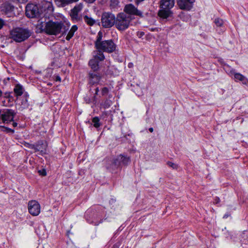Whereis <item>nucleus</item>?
I'll return each instance as SVG.
<instances>
[{
    "label": "nucleus",
    "instance_id": "1",
    "mask_svg": "<svg viewBox=\"0 0 248 248\" xmlns=\"http://www.w3.org/2000/svg\"><path fill=\"white\" fill-rule=\"evenodd\" d=\"M36 28L40 32L44 31L47 34L55 35L61 32L63 34L68 30V28L64 27L62 22H54L51 20L46 22V18L44 20L43 18L39 19Z\"/></svg>",
    "mask_w": 248,
    "mask_h": 248
},
{
    "label": "nucleus",
    "instance_id": "2",
    "mask_svg": "<svg viewBox=\"0 0 248 248\" xmlns=\"http://www.w3.org/2000/svg\"><path fill=\"white\" fill-rule=\"evenodd\" d=\"M130 162L129 157L120 155L112 160H107L106 168L107 170L113 173H117L120 171L123 166H127Z\"/></svg>",
    "mask_w": 248,
    "mask_h": 248
},
{
    "label": "nucleus",
    "instance_id": "3",
    "mask_svg": "<svg viewBox=\"0 0 248 248\" xmlns=\"http://www.w3.org/2000/svg\"><path fill=\"white\" fill-rule=\"evenodd\" d=\"M133 20L132 17L125 13L121 12L116 16L115 27L120 31H124L127 29Z\"/></svg>",
    "mask_w": 248,
    "mask_h": 248
},
{
    "label": "nucleus",
    "instance_id": "4",
    "mask_svg": "<svg viewBox=\"0 0 248 248\" xmlns=\"http://www.w3.org/2000/svg\"><path fill=\"white\" fill-rule=\"evenodd\" d=\"M31 31L22 28H16L10 31V38L16 42H21L27 39L31 35Z\"/></svg>",
    "mask_w": 248,
    "mask_h": 248
},
{
    "label": "nucleus",
    "instance_id": "5",
    "mask_svg": "<svg viewBox=\"0 0 248 248\" xmlns=\"http://www.w3.org/2000/svg\"><path fill=\"white\" fill-rule=\"evenodd\" d=\"M45 11L42 8H39L37 5L32 3L28 4L26 7V15L30 18H43L45 17Z\"/></svg>",
    "mask_w": 248,
    "mask_h": 248
},
{
    "label": "nucleus",
    "instance_id": "6",
    "mask_svg": "<svg viewBox=\"0 0 248 248\" xmlns=\"http://www.w3.org/2000/svg\"><path fill=\"white\" fill-rule=\"evenodd\" d=\"M116 16L114 14L109 12H105L102 14L101 23L104 28H110L115 26Z\"/></svg>",
    "mask_w": 248,
    "mask_h": 248
},
{
    "label": "nucleus",
    "instance_id": "7",
    "mask_svg": "<svg viewBox=\"0 0 248 248\" xmlns=\"http://www.w3.org/2000/svg\"><path fill=\"white\" fill-rule=\"evenodd\" d=\"M16 114L15 110L12 109H0V121L4 124L13 122Z\"/></svg>",
    "mask_w": 248,
    "mask_h": 248
},
{
    "label": "nucleus",
    "instance_id": "8",
    "mask_svg": "<svg viewBox=\"0 0 248 248\" xmlns=\"http://www.w3.org/2000/svg\"><path fill=\"white\" fill-rule=\"evenodd\" d=\"M105 56L102 52L100 51H96L94 52L93 58L91 59L89 62V64L92 69L94 71L97 70L99 68V62L104 60Z\"/></svg>",
    "mask_w": 248,
    "mask_h": 248
},
{
    "label": "nucleus",
    "instance_id": "9",
    "mask_svg": "<svg viewBox=\"0 0 248 248\" xmlns=\"http://www.w3.org/2000/svg\"><path fill=\"white\" fill-rule=\"evenodd\" d=\"M116 47L117 46L113 40L110 39L103 41V42L96 49L97 51L112 53L116 50Z\"/></svg>",
    "mask_w": 248,
    "mask_h": 248
},
{
    "label": "nucleus",
    "instance_id": "10",
    "mask_svg": "<svg viewBox=\"0 0 248 248\" xmlns=\"http://www.w3.org/2000/svg\"><path fill=\"white\" fill-rule=\"evenodd\" d=\"M128 16H136L140 17H143V12L138 9L133 4L131 3L126 4L124 8V12Z\"/></svg>",
    "mask_w": 248,
    "mask_h": 248
},
{
    "label": "nucleus",
    "instance_id": "11",
    "mask_svg": "<svg viewBox=\"0 0 248 248\" xmlns=\"http://www.w3.org/2000/svg\"><path fill=\"white\" fill-rule=\"evenodd\" d=\"M29 213L34 216H36L40 213V205L36 201H31L28 203Z\"/></svg>",
    "mask_w": 248,
    "mask_h": 248
},
{
    "label": "nucleus",
    "instance_id": "12",
    "mask_svg": "<svg viewBox=\"0 0 248 248\" xmlns=\"http://www.w3.org/2000/svg\"><path fill=\"white\" fill-rule=\"evenodd\" d=\"M47 144L46 141L39 140L34 144V150L35 152H39L40 154L44 155L46 154Z\"/></svg>",
    "mask_w": 248,
    "mask_h": 248
},
{
    "label": "nucleus",
    "instance_id": "13",
    "mask_svg": "<svg viewBox=\"0 0 248 248\" xmlns=\"http://www.w3.org/2000/svg\"><path fill=\"white\" fill-rule=\"evenodd\" d=\"M195 0H177V4L181 9L189 11L193 6Z\"/></svg>",
    "mask_w": 248,
    "mask_h": 248
},
{
    "label": "nucleus",
    "instance_id": "14",
    "mask_svg": "<svg viewBox=\"0 0 248 248\" xmlns=\"http://www.w3.org/2000/svg\"><path fill=\"white\" fill-rule=\"evenodd\" d=\"M25 91L24 87L20 84H16L14 88V92L17 98L24 93Z\"/></svg>",
    "mask_w": 248,
    "mask_h": 248
},
{
    "label": "nucleus",
    "instance_id": "15",
    "mask_svg": "<svg viewBox=\"0 0 248 248\" xmlns=\"http://www.w3.org/2000/svg\"><path fill=\"white\" fill-rule=\"evenodd\" d=\"M174 5V0H161L160 7L161 9H170Z\"/></svg>",
    "mask_w": 248,
    "mask_h": 248
},
{
    "label": "nucleus",
    "instance_id": "16",
    "mask_svg": "<svg viewBox=\"0 0 248 248\" xmlns=\"http://www.w3.org/2000/svg\"><path fill=\"white\" fill-rule=\"evenodd\" d=\"M100 78V75L95 72V71L89 73V83L90 84H94L99 82Z\"/></svg>",
    "mask_w": 248,
    "mask_h": 248
},
{
    "label": "nucleus",
    "instance_id": "17",
    "mask_svg": "<svg viewBox=\"0 0 248 248\" xmlns=\"http://www.w3.org/2000/svg\"><path fill=\"white\" fill-rule=\"evenodd\" d=\"M55 4L58 7H63L73 2H76L79 0H54Z\"/></svg>",
    "mask_w": 248,
    "mask_h": 248
},
{
    "label": "nucleus",
    "instance_id": "18",
    "mask_svg": "<svg viewBox=\"0 0 248 248\" xmlns=\"http://www.w3.org/2000/svg\"><path fill=\"white\" fill-rule=\"evenodd\" d=\"M231 73L234 75V78L236 81H240L243 84H247L248 83V79L242 74L238 73H235L234 71H231Z\"/></svg>",
    "mask_w": 248,
    "mask_h": 248
},
{
    "label": "nucleus",
    "instance_id": "19",
    "mask_svg": "<svg viewBox=\"0 0 248 248\" xmlns=\"http://www.w3.org/2000/svg\"><path fill=\"white\" fill-rule=\"evenodd\" d=\"M170 9H162L158 12V15L161 18L166 19L170 16L171 14Z\"/></svg>",
    "mask_w": 248,
    "mask_h": 248
},
{
    "label": "nucleus",
    "instance_id": "20",
    "mask_svg": "<svg viewBox=\"0 0 248 248\" xmlns=\"http://www.w3.org/2000/svg\"><path fill=\"white\" fill-rule=\"evenodd\" d=\"M102 37H103V33L101 31H99L98 32V34L97 35L96 39L95 42V46L96 48H98V47L99 46L100 44L103 42V41H102Z\"/></svg>",
    "mask_w": 248,
    "mask_h": 248
},
{
    "label": "nucleus",
    "instance_id": "21",
    "mask_svg": "<svg viewBox=\"0 0 248 248\" xmlns=\"http://www.w3.org/2000/svg\"><path fill=\"white\" fill-rule=\"evenodd\" d=\"M78 30V27L76 25H73L69 31L66 37V39L69 40L74 35L75 31Z\"/></svg>",
    "mask_w": 248,
    "mask_h": 248
},
{
    "label": "nucleus",
    "instance_id": "22",
    "mask_svg": "<svg viewBox=\"0 0 248 248\" xmlns=\"http://www.w3.org/2000/svg\"><path fill=\"white\" fill-rule=\"evenodd\" d=\"M83 18L84 21L89 26H93L95 22L93 19L88 16H85Z\"/></svg>",
    "mask_w": 248,
    "mask_h": 248
},
{
    "label": "nucleus",
    "instance_id": "23",
    "mask_svg": "<svg viewBox=\"0 0 248 248\" xmlns=\"http://www.w3.org/2000/svg\"><path fill=\"white\" fill-rule=\"evenodd\" d=\"M214 23L217 27L222 28V31L224 30V28L223 27L224 22L222 19L219 18H217L215 19Z\"/></svg>",
    "mask_w": 248,
    "mask_h": 248
},
{
    "label": "nucleus",
    "instance_id": "24",
    "mask_svg": "<svg viewBox=\"0 0 248 248\" xmlns=\"http://www.w3.org/2000/svg\"><path fill=\"white\" fill-rule=\"evenodd\" d=\"M99 121L100 120L98 117H95L93 118L92 122L93 123V126L95 128H98L100 126L101 124Z\"/></svg>",
    "mask_w": 248,
    "mask_h": 248
},
{
    "label": "nucleus",
    "instance_id": "25",
    "mask_svg": "<svg viewBox=\"0 0 248 248\" xmlns=\"http://www.w3.org/2000/svg\"><path fill=\"white\" fill-rule=\"evenodd\" d=\"M112 104V102L110 100L107 99L101 104V106L106 109L109 108Z\"/></svg>",
    "mask_w": 248,
    "mask_h": 248
},
{
    "label": "nucleus",
    "instance_id": "26",
    "mask_svg": "<svg viewBox=\"0 0 248 248\" xmlns=\"http://www.w3.org/2000/svg\"><path fill=\"white\" fill-rule=\"evenodd\" d=\"M82 6L81 4L77 5L71 10L74 13H76L78 14V13L81 10Z\"/></svg>",
    "mask_w": 248,
    "mask_h": 248
},
{
    "label": "nucleus",
    "instance_id": "27",
    "mask_svg": "<svg viewBox=\"0 0 248 248\" xmlns=\"http://www.w3.org/2000/svg\"><path fill=\"white\" fill-rule=\"evenodd\" d=\"M0 127L2 128V131L5 132H6L7 133H14L15 131L14 130L11 129L10 128H8L7 127H5L4 126H0Z\"/></svg>",
    "mask_w": 248,
    "mask_h": 248
},
{
    "label": "nucleus",
    "instance_id": "28",
    "mask_svg": "<svg viewBox=\"0 0 248 248\" xmlns=\"http://www.w3.org/2000/svg\"><path fill=\"white\" fill-rule=\"evenodd\" d=\"M167 164L170 168H172L173 169H177L178 168V165L176 164H175L170 161H168Z\"/></svg>",
    "mask_w": 248,
    "mask_h": 248
},
{
    "label": "nucleus",
    "instance_id": "29",
    "mask_svg": "<svg viewBox=\"0 0 248 248\" xmlns=\"http://www.w3.org/2000/svg\"><path fill=\"white\" fill-rule=\"evenodd\" d=\"M109 91V89L107 87H104L101 90V94L102 96H105L108 94Z\"/></svg>",
    "mask_w": 248,
    "mask_h": 248
},
{
    "label": "nucleus",
    "instance_id": "30",
    "mask_svg": "<svg viewBox=\"0 0 248 248\" xmlns=\"http://www.w3.org/2000/svg\"><path fill=\"white\" fill-rule=\"evenodd\" d=\"M24 146L27 148L34 150V144H31L29 143L25 142L24 144Z\"/></svg>",
    "mask_w": 248,
    "mask_h": 248
},
{
    "label": "nucleus",
    "instance_id": "31",
    "mask_svg": "<svg viewBox=\"0 0 248 248\" xmlns=\"http://www.w3.org/2000/svg\"><path fill=\"white\" fill-rule=\"evenodd\" d=\"M78 14H77L76 13H74L72 11L71 12V16L73 19H78Z\"/></svg>",
    "mask_w": 248,
    "mask_h": 248
},
{
    "label": "nucleus",
    "instance_id": "32",
    "mask_svg": "<svg viewBox=\"0 0 248 248\" xmlns=\"http://www.w3.org/2000/svg\"><path fill=\"white\" fill-rule=\"evenodd\" d=\"M11 93L10 92H6L4 93H3L4 98L6 99H8L9 98H12V97L13 96L11 95Z\"/></svg>",
    "mask_w": 248,
    "mask_h": 248
},
{
    "label": "nucleus",
    "instance_id": "33",
    "mask_svg": "<svg viewBox=\"0 0 248 248\" xmlns=\"http://www.w3.org/2000/svg\"><path fill=\"white\" fill-rule=\"evenodd\" d=\"M39 174L42 176H46V170L43 169L38 171Z\"/></svg>",
    "mask_w": 248,
    "mask_h": 248
},
{
    "label": "nucleus",
    "instance_id": "34",
    "mask_svg": "<svg viewBox=\"0 0 248 248\" xmlns=\"http://www.w3.org/2000/svg\"><path fill=\"white\" fill-rule=\"evenodd\" d=\"M2 104L3 106L5 107H10L12 106V104H9V103L6 102L5 100H3L2 101Z\"/></svg>",
    "mask_w": 248,
    "mask_h": 248
},
{
    "label": "nucleus",
    "instance_id": "35",
    "mask_svg": "<svg viewBox=\"0 0 248 248\" xmlns=\"http://www.w3.org/2000/svg\"><path fill=\"white\" fill-rule=\"evenodd\" d=\"M54 79L56 81H59V82H61V78L58 75L54 76Z\"/></svg>",
    "mask_w": 248,
    "mask_h": 248
},
{
    "label": "nucleus",
    "instance_id": "36",
    "mask_svg": "<svg viewBox=\"0 0 248 248\" xmlns=\"http://www.w3.org/2000/svg\"><path fill=\"white\" fill-rule=\"evenodd\" d=\"M144 35V32L143 31H139L137 32V36L139 38L142 37Z\"/></svg>",
    "mask_w": 248,
    "mask_h": 248
},
{
    "label": "nucleus",
    "instance_id": "37",
    "mask_svg": "<svg viewBox=\"0 0 248 248\" xmlns=\"http://www.w3.org/2000/svg\"><path fill=\"white\" fill-rule=\"evenodd\" d=\"M5 22L3 19L0 18V29H1L4 26Z\"/></svg>",
    "mask_w": 248,
    "mask_h": 248
},
{
    "label": "nucleus",
    "instance_id": "38",
    "mask_svg": "<svg viewBox=\"0 0 248 248\" xmlns=\"http://www.w3.org/2000/svg\"><path fill=\"white\" fill-rule=\"evenodd\" d=\"M8 103H9V104H11L13 105L12 104V102H13V101L14 100V98L13 97H12V98H8Z\"/></svg>",
    "mask_w": 248,
    "mask_h": 248
},
{
    "label": "nucleus",
    "instance_id": "39",
    "mask_svg": "<svg viewBox=\"0 0 248 248\" xmlns=\"http://www.w3.org/2000/svg\"><path fill=\"white\" fill-rule=\"evenodd\" d=\"M83 0L86 1L87 3H93L94 1H95V0Z\"/></svg>",
    "mask_w": 248,
    "mask_h": 248
},
{
    "label": "nucleus",
    "instance_id": "40",
    "mask_svg": "<svg viewBox=\"0 0 248 248\" xmlns=\"http://www.w3.org/2000/svg\"><path fill=\"white\" fill-rule=\"evenodd\" d=\"M133 64L131 62L129 63L128 64V67L129 68H131L133 67Z\"/></svg>",
    "mask_w": 248,
    "mask_h": 248
},
{
    "label": "nucleus",
    "instance_id": "41",
    "mask_svg": "<svg viewBox=\"0 0 248 248\" xmlns=\"http://www.w3.org/2000/svg\"><path fill=\"white\" fill-rule=\"evenodd\" d=\"M12 125L14 127H16L17 125V124L16 122H13Z\"/></svg>",
    "mask_w": 248,
    "mask_h": 248
},
{
    "label": "nucleus",
    "instance_id": "42",
    "mask_svg": "<svg viewBox=\"0 0 248 248\" xmlns=\"http://www.w3.org/2000/svg\"><path fill=\"white\" fill-rule=\"evenodd\" d=\"M99 91V88H96V89H95V94H97L98 92Z\"/></svg>",
    "mask_w": 248,
    "mask_h": 248
},
{
    "label": "nucleus",
    "instance_id": "43",
    "mask_svg": "<svg viewBox=\"0 0 248 248\" xmlns=\"http://www.w3.org/2000/svg\"><path fill=\"white\" fill-rule=\"evenodd\" d=\"M3 96V92L0 90V98Z\"/></svg>",
    "mask_w": 248,
    "mask_h": 248
},
{
    "label": "nucleus",
    "instance_id": "44",
    "mask_svg": "<svg viewBox=\"0 0 248 248\" xmlns=\"http://www.w3.org/2000/svg\"><path fill=\"white\" fill-rule=\"evenodd\" d=\"M229 217V215L225 214L223 216L224 218H227Z\"/></svg>",
    "mask_w": 248,
    "mask_h": 248
},
{
    "label": "nucleus",
    "instance_id": "45",
    "mask_svg": "<svg viewBox=\"0 0 248 248\" xmlns=\"http://www.w3.org/2000/svg\"><path fill=\"white\" fill-rule=\"evenodd\" d=\"M24 93H25V97L26 98L28 97H29V94H28V93L25 92Z\"/></svg>",
    "mask_w": 248,
    "mask_h": 248
},
{
    "label": "nucleus",
    "instance_id": "46",
    "mask_svg": "<svg viewBox=\"0 0 248 248\" xmlns=\"http://www.w3.org/2000/svg\"><path fill=\"white\" fill-rule=\"evenodd\" d=\"M149 130L150 132H153L154 131V129L152 127H150V128H149Z\"/></svg>",
    "mask_w": 248,
    "mask_h": 248
},
{
    "label": "nucleus",
    "instance_id": "47",
    "mask_svg": "<svg viewBox=\"0 0 248 248\" xmlns=\"http://www.w3.org/2000/svg\"><path fill=\"white\" fill-rule=\"evenodd\" d=\"M219 202V199L218 198H216V202L217 203Z\"/></svg>",
    "mask_w": 248,
    "mask_h": 248
},
{
    "label": "nucleus",
    "instance_id": "48",
    "mask_svg": "<svg viewBox=\"0 0 248 248\" xmlns=\"http://www.w3.org/2000/svg\"><path fill=\"white\" fill-rule=\"evenodd\" d=\"M114 2H115L116 4H117L118 3V1L117 0H114Z\"/></svg>",
    "mask_w": 248,
    "mask_h": 248
}]
</instances>
